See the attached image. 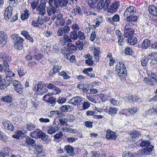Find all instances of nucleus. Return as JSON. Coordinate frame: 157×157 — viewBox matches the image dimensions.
Wrapping results in <instances>:
<instances>
[{
    "label": "nucleus",
    "mask_w": 157,
    "mask_h": 157,
    "mask_svg": "<svg viewBox=\"0 0 157 157\" xmlns=\"http://www.w3.org/2000/svg\"><path fill=\"white\" fill-rule=\"evenodd\" d=\"M117 71L118 72V75L119 77H124L126 73V69L124 63L122 62L117 63L116 66Z\"/></svg>",
    "instance_id": "f257e3e1"
},
{
    "label": "nucleus",
    "mask_w": 157,
    "mask_h": 157,
    "mask_svg": "<svg viewBox=\"0 0 157 157\" xmlns=\"http://www.w3.org/2000/svg\"><path fill=\"white\" fill-rule=\"evenodd\" d=\"M45 87L51 90V92H49L48 94L54 95L59 94L61 91L59 88L56 87L52 83H46L45 85Z\"/></svg>",
    "instance_id": "f03ea898"
},
{
    "label": "nucleus",
    "mask_w": 157,
    "mask_h": 157,
    "mask_svg": "<svg viewBox=\"0 0 157 157\" xmlns=\"http://www.w3.org/2000/svg\"><path fill=\"white\" fill-rule=\"evenodd\" d=\"M13 39L15 40V47L18 49H22L23 48V39L19 36L18 34L14 35L13 36Z\"/></svg>",
    "instance_id": "7ed1b4c3"
},
{
    "label": "nucleus",
    "mask_w": 157,
    "mask_h": 157,
    "mask_svg": "<svg viewBox=\"0 0 157 157\" xmlns=\"http://www.w3.org/2000/svg\"><path fill=\"white\" fill-rule=\"evenodd\" d=\"M48 3L49 6L51 7H47V12L48 13V14L49 15H51L52 13L55 14V13H57L59 10L58 9V8L60 6H59L58 7H56V8L54 7L53 6V3L54 4V0H48Z\"/></svg>",
    "instance_id": "20e7f679"
},
{
    "label": "nucleus",
    "mask_w": 157,
    "mask_h": 157,
    "mask_svg": "<svg viewBox=\"0 0 157 157\" xmlns=\"http://www.w3.org/2000/svg\"><path fill=\"white\" fill-rule=\"evenodd\" d=\"M2 59L3 61V66L2 64H0V71L3 72L5 71V69L6 68L4 63V62L6 61L9 63L11 61V58L10 57L7 56L5 53H0V59Z\"/></svg>",
    "instance_id": "39448f33"
},
{
    "label": "nucleus",
    "mask_w": 157,
    "mask_h": 157,
    "mask_svg": "<svg viewBox=\"0 0 157 157\" xmlns=\"http://www.w3.org/2000/svg\"><path fill=\"white\" fill-rule=\"evenodd\" d=\"M13 85L14 90L19 94H21L23 92V88L22 85L20 82L14 80L13 82Z\"/></svg>",
    "instance_id": "423d86ee"
},
{
    "label": "nucleus",
    "mask_w": 157,
    "mask_h": 157,
    "mask_svg": "<svg viewBox=\"0 0 157 157\" xmlns=\"http://www.w3.org/2000/svg\"><path fill=\"white\" fill-rule=\"evenodd\" d=\"M41 3L36 8V10L38 12L40 15H44L46 13L45 7L47 3L46 0H41Z\"/></svg>",
    "instance_id": "0eeeda50"
},
{
    "label": "nucleus",
    "mask_w": 157,
    "mask_h": 157,
    "mask_svg": "<svg viewBox=\"0 0 157 157\" xmlns=\"http://www.w3.org/2000/svg\"><path fill=\"white\" fill-rule=\"evenodd\" d=\"M13 8L10 6H8L4 11V18L6 20L8 21L12 16Z\"/></svg>",
    "instance_id": "6e6552de"
},
{
    "label": "nucleus",
    "mask_w": 157,
    "mask_h": 157,
    "mask_svg": "<svg viewBox=\"0 0 157 157\" xmlns=\"http://www.w3.org/2000/svg\"><path fill=\"white\" fill-rule=\"evenodd\" d=\"M136 9L133 6H130L125 10L124 15V17H128L131 15H134L136 13Z\"/></svg>",
    "instance_id": "1a4fd4ad"
},
{
    "label": "nucleus",
    "mask_w": 157,
    "mask_h": 157,
    "mask_svg": "<svg viewBox=\"0 0 157 157\" xmlns=\"http://www.w3.org/2000/svg\"><path fill=\"white\" fill-rule=\"evenodd\" d=\"M153 148L154 147L149 144L148 146L144 147L143 150H139L138 151V154H139L140 156H142L144 154L146 155L148 154L149 153L153 150Z\"/></svg>",
    "instance_id": "9d476101"
},
{
    "label": "nucleus",
    "mask_w": 157,
    "mask_h": 157,
    "mask_svg": "<svg viewBox=\"0 0 157 157\" xmlns=\"http://www.w3.org/2000/svg\"><path fill=\"white\" fill-rule=\"evenodd\" d=\"M13 80L12 77H6V78L3 79V82H2L3 84L2 86H1V89H3L9 86L11 84Z\"/></svg>",
    "instance_id": "9b49d317"
},
{
    "label": "nucleus",
    "mask_w": 157,
    "mask_h": 157,
    "mask_svg": "<svg viewBox=\"0 0 157 157\" xmlns=\"http://www.w3.org/2000/svg\"><path fill=\"white\" fill-rule=\"evenodd\" d=\"M4 64L5 65V71L4 72L5 73L6 77H12L14 76L15 74L13 73L12 71L10 69L9 65V63L6 61L4 62Z\"/></svg>",
    "instance_id": "f8f14e48"
},
{
    "label": "nucleus",
    "mask_w": 157,
    "mask_h": 157,
    "mask_svg": "<svg viewBox=\"0 0 157 157\" xmlns=\"http://www.w3.org/2000/svg\"><path fill=\"white\" fill-rule=\"evenodd\" d=\"M50 94H47L45 95L43 97V101H47L49 104L51 105L52 106H54L56 104L57 101L56 99V98L52 97H49L48 99L47 100L45 99V98L47 96H49Z\"/></svg>",
    "instance_id": "ddd939ff"
},
{
    "label": "nucleus",
    "mask_w": 157,
    "mask_h": 157,
    "mask_svg": "<svg viewBox=\"0 0 157 157\" xmlns=\"http://www.w3.org/2000/svg\"><path fill=\"white\" fill-rule=\"evenodd\" d=\"M59 41L63 45H66L68 43L72 42L71 38L67 34H64L63 37H60Z\"/></svg>",
    "instance_id": "4468645a"
},
{
    "label": "nucleus",
    "mask_w": 157,
    "mask_h": 157,
    "mask_svg": "<svg viewBox=\"0 0 157 157\" xmlns=\"http://www.w3.org/2000/svg\"><path fill=\"white\" fill-rule=\"evenodd\" d=\"M83 101L82 98L79 96H76L73 97L69 100V103L74 105H78L80 102Z\"/></svg>",
    "instance_id": "2eb2a0df"
},
{
    "label": "nucleus",
    "mask_w": 157,
    "mask_h": 157,
    "mask_svg": "<svg viewBox=\"0 0 157 157\" xmlns=\"http://www.w3.org/2000/svg\"><path fill=\"white\" fill-rule=\"evenodd\" d=\"M8 37L7 35L3 32H0V44L2 46L7 44Z\"/></svg>",
    "instance_id": "dca6fc26"
},
{
    "label": "nucleus",
    "mask_w": 157,
    "mask_h": 157,
    "mask_svg": "<svg viewBox=\"0 0 157 157\" xmlns=\"http://www.w3.org/2000/svg\"><path fill=\"white\" fill-rule=\"evenodd\" d=\"M3 125L4 128L10 131H13L14 128L13 124L9 121L4 120Z\"/></svg>",
    "instance_id": "f3484780"
},
{
    "label": "nucleus",
    "mask_w": 157,
    "mask_h": 157,
    "mask_svg": "<svg viewBox=\"0 0 157 157\" xmlns=\"http://www.w3.org/2000/svg\"><path fill=\"white\" fill-rule=\"evenodd\" d=\"M130 134L131 136L129 138V140L132 141H135L138 136L140 135V132L136 130L131 132Z\"/></svg>",
    "instance_id": "a211bd4d"
},
{
    "label": "nucleus",
    "mask_w": 157,
    "mask_h": 157,
    "mask_svg": "<svg viewBox=\"0 0 157 157\" xmlns=\"http://www.w3.org/2000/svg\"><path fill=\"white\" fill-rule=\"evenodd\" d=\"M12 95L9 94L3 96L1 98L2 101L6 103L7 104L10 103L12 102Z\"/></svg>",
    "instance_id": "6ab92c4d"
},
{
    "label": "nucleus",
    "mask_w": 157,
    "mask_h": 157,
    "mask_svg": "<svg viewBox=\"0 0 157 157\" xmlns=\"http://www.w3.org/2000/svg\"><path fill=\"white\" fill-rule=\"evenodd\" d=\"M106 138L107 140L110 139L116 140L117 138V136L115 133L109 129L107 130L106 131Z\"/></svg>",
    "instance_id": "aec40b11"
},
{
    "label": "nucleus",
    "mask_w": 157,
    "mask_h": 157,
    "mask_svg": "<svg viewBox=\"0 0 157 157\" xmlns=\"http://www.w3.org/2000/svg\"><path fill=\"white\" fill-rule=\"evenodd\" d=\"M119 3L117 2L113 3L110 6L108 12L110 13H114L115 12L118 8Z\"/></svg>",
    "instance_id": "412c9836"
},
{
    "label": "nucleus",
    "mask_w": 157,
    "mask_h": 157,
    "mask_svg": "<svg viewBox=\"0 0 157 157\" xmlns=\"http://www.w3.org/2000/svg\"><path fill=\"white\" fill-rule=\"evenodd\" d=\"M125 100L129 101H131L132 102H136L140 99L139 97L136 95H128L125 98Z\"/></svg>",
    "instance_id": "4be33fe9"
},
{
    "label": "nucleus",
    "mask_w": 157,
    "mask_h": 157,
    "mask_svg": "<svg viewBox=\"0 0 157 157\" xmlns=\"http://www.w3.org/2000/svg\"><path fill=\"white\" fill-rule=\"evenodd\" d=\"M64 149L67 153L71 156H73L74 155L73 148L69 145L65 146Z\"/></svg>",
    "instance_id": "5701e85b"
},
{
    "label": "nucleus",
    "mask_w": 157,
    "mask_h": 157,
    "mask_svg": "<svg viewBox=\"0 0 157 157\" xmlns=\"http://www.w3.org/2000/svg\"><path fill=\"white\" fill-rule=\"evenodd\" d=\"M149 12L154 16L157 17V7L154 6H150L148 7Z\"/></svg>",
    "instance_id": "b1692460"
},
{
    "label": "nucleus",
    "mask_w": 157,
    "mask_h": 157,
    "mask_svg": "<svg viewBox=\"0 0 157 157\" xmlns=\"http://www.w3.org/2000/svg\"><path fill=\"white\" fill-rule=\"evenodd\" d=\"M43 87L42 84L39 82L34 86L33 89L34 91H40L42 90Z\"/></svg>",
    "instance_id": "393cba45"
},
{
    "label": "nucleus",
    "mask_w": 157,
    "mask_h": 157,
    "mask_svg": "<svg viewBox=\"0 0 157 157\" xmlns=\"http://www.w3.org/2000/svg\"><path fill=\"white\" fill-rule=\"evenodd\" d=\"M124 36L125 38H128L132 37L135 33V31L133 29H130L126 32L124 31Z\"/></svg>",
    "instance_id": "a878e982"
},
{
    "label": "nucleus",
    "mask_w": 157,
    "mask_h": 157,
    "mask_svg": "<svg viewBox=\"0 0 157 157\" xmlns=\"http://www.w3.org/2000/svg\"><path fill=\"white\" fill-rule=\"evenodd\" d=\"M118 110V109L117 108L110 107L109 110H105V111L109 114L113 116L117 113Z\"/></svg>",
    "instance_id": "bb28decb"
},
{
    "label": "nucleus",
    "mask_w": 157,
    "mask_h": 157,
    "mask_svg": "<svg viewBox=\"0 0 157 157\" xmlns=\"http://www.w3.org/2000/svg\"><path fill=\"white\" fill-rule=\"evenodd\" d=\"M150 41L148 39H146L142 42L141 46L142 48L146 49L150 46Z\"/></svg>",
    "instance_id": "cd10ccee"
},
{
    "label": "nucleus",
    "mask_w": 157,
    "mask_h": 157,
    "mask_svg": "<svg viewBox=\"0 0 157 157\" xmlns=\"http://www.w3.org/2000/svg\"><path fill=\"white\" fill-rule=\"evenodd\" d=\"M99 0L96 6L97 9L98 10H100L103 9L105 11L107 10V9H105L104 8V3H103L104 0Z\"/></svg>",
    "instance_id": "c85d7f7f"
},
{
    "label": "nucleus",
    "mask_w": 157,
    "mask_h": 157,
    "mask_svg": "<svg viewBox=\"0 0 157 157\" xmlns=\"http://www.w3.org/2000/svg\"><path fill=\"white\" fill-rule=\"evenodd\" d=\"M58 130L59 128L57 126H51L47 130V133L50 134H52L55 133Z\"/></svg>",
    "instance_id": "c756f323"
},
{
    "label": "nucleus",
    "mask_w": 157,
    "mask_h": 157,
    "mask_svg": "<svg viewBox=\"0 0 157 157\" xmlns=\"http://www.w3.org/2000/svg\"><path fill=\"white\" fill-rule=\"evenodd\" d=\"M41 131L39 129H36L31 133V136L33 138H39Z\"/></svg>",
    "instance_id": "7c9ffc66"
},
{
    "label": "nucleus",
    "mask_w": 157,
    "mask_h": 157,
    "mask_svg": "<svg viewBox=\"0 0 157 157\" xmlns=\"http://www.w3.org/2000/svg\"><path fill=\"white\" fill-rule=\"evenodd\" d=\"M128 39V42L132 45H135L137 42V39L135 36H132Z\"/></svg>",
    "instance_id": "2f4dec72"
},
{
    "label": "nucleus",
    "mask_w": 157,
    "mask_h": 157,
    "mask_svg": "<svg viewBox=\"0 0 157 157\" xmlns=\"http://www.w3.org/2000/svg\"><path fill=\"white\" fill-rule=\"evenodd\" d=\"M137 19V17L136 15H131L126 17L125 19V21L127 22L130 21H136Z\"/></svg>",
    "instance_id": "473e14b6"
},
{
    "label": "nucleus",
    "mask_w": 157,
    "mask_h": 157,
    "mask_svg": "<svg viewBox=\"0 0 157 157\" xmlns=\"http://www.w3.org/2000/svg\"><path fill=\"white\" fill-rule=\"evenodd\" d=\"M30 15L29 12L27 10H25L21 15V18L22 20H25L28 18Z\"/></svg>",
    "instance_id": "72a5a7b5"
},
{
    "label": "nucleus",
    "mask_w": 157,
    "mask_h": 157,
    "mask_svg": "<svg viewBox=\"0 0 157 157\" xmlns=\"http://www.w3.org/2000/svg\"><path fill=\"white\" fill-rule=\"evenodd\" d=\"M39 138L41 139L44 141H47L48 140V136L45 133L41 131Z\"/></svg>",
    "instance_id": "f704fd0d"
},
{
    "label": "nucleus",
    "mask_w": 157,
    "mask_h": 157,
    "mask_svg": "<svg viewBox=\"0 0 157 157\" xmlns=\"http://www.w3.org/2000/svg\"><path fill=\"white\" fill-rule=\"evenodd\" d=\"M98 0H89L88 2V4L91 8L94 9L96 6V3Z\"/></svg>",
    "instance_id": "c9c22d12"
},
{
    "label": "nucleus",
    "mask_w": 157,
    "mask_h": 157,
    "mask_svg": "<svg viewBox=\"0 0 157 157\" xmlns=\"http://www.w3.org/2000/svg\"><path fill=\"white\" fill-rule=\"evenodd\" d=\"M71 39L75 40L78 39V33L75 31L71 32L69 34Z\"/></svg>",
    "instance_id": "e433bc0d"
},
{
    "label": "nucleus",
    "mask_w": 157,
    "mask_h": 157,
    "mask_svg": "<svg viewBox=\"0 0 157 157\" xmlns=\"http://www.w3.org/2000/svg\"><path fill=\"white\" fill-rule=\"evenodd\" d=\"M72 13L75 15L78 14H81V10L80 7L78 6H76L72 10Z\"/></svg>",
    "instance_id": "4c0bfd02"
},
{
    "label": "nucleus",
    "mask_w": 157,
    "mask_h": 157,
    "mask_svg": "<svg viewBox=\"0 0 157 157\" xmlns=\"http://www.w3.org/2000/svg\"><path fill=\"white\" fill-rule=\"evenodd\" d=\"M35 141L34 140L31 138L29 136H27L26 138L25 142L26 143V144L30 145L34 144Z\"/></svg>",
    "instance_id": "58836bf2"
},
{
    "label": "nucleus",
    "mask_w": 157,
    "mask_h": 157,
    "mask_svg": "<svg viewBox=\"0 0 157 157\" xmlns=\"http://www.w3.org/2000/svg\"><path fill=\"white\" fill-rule=\"evenodd\" d=\"M62 130L64 132L67 133H74L76 131L75 129L67 127H63L62 128Z\"/></svg>",
    "instance_id": "ea45409f"
},
{
    "label": "nucleus",
    "mask_w": 157,
    "mask_h": 157,
    "mask_svg": "<svg viewBox=\"0 0 157 157\" xmlns=\"http://www.w3.org/2000/svg\"><path fill=\"white\" fill-rule=\"evenodd\" d=\"M143 81L146 84H149L152 86H155V83L151 81V79H149L147 77L144 78Z\"/></svg>",
    "instance_id": "a19ab883"
},
{
    "label": "nucleus",
    "mask_w": 157,
    "mask_h": 157,
    "mask_svg": "<svg viewBox=\"0 0 157 157\" xmlns=\"http://www.w3.org/2000/svg\"><path fill=\"white\" fill-rule=\"evenodd\" d=\"M80 40H84L86 39V36L84 33L81 31L78 32V38Z\"/></svg>",
    "instance_id": "79ce46f5"
},
{
    "label": "nucleus",
    "mask_w": 157,
    "mask_h": 157,
    "mask_svg": "<svg viewBox=\"0 0 157 157\" xmlns=\"http://www.w3.org/2000/svg\"><path fill=\"white\" fill-rule=\"evenodd\" d=\"M4 152V157H7L10 156L11 154V149L7 147L5 149Z\"/></svg>",
    "instance_id": "37998d69"
},
{
    "label": "nucleus",
    "mask_w": 157,
    "mask_h": 157,
    "mask_svg": "<svg viewBox=\"0 0 157 157\" xmlns=\"http://www.w3.org/2000/svg\"><path fill=\"white\" fill-rule=\"evenodd\" d=\"M96 96L95 95H87L86 98L89 101L94 103H96L95 100Z\"/></svg>",
    "instance_id": "c03bdc74"
},
{
    "label": "nucleus",
    "mask_w": 157,
    "mask_h": 157,
    "mask_svg": "<svg viewBox=\"0 0 157 157\" xmlns=\"http://www.w3.org/2000/svg\"><path fill=\"white\" fill-rule=\"evenodd\" d=\"M77 46L79 50H82L83 48V43L82 42L78 40L76 42Z\"/></svg>",
    "instance_id": "a18cd8bd"
},
{
    "label": "nucleus",
    "mask_w": 157,
    "mask_h": 157,
    "mask_svg": "<svg viewBox=\"0 0 157 157\" xmlns=\"http://www.w3.org/2000/svg\"><path fill=\"white\" fill-rule=\"evenodd\" d=\"M60 124L62 126H64L65 125L68 126V124H67V121L65 118H60L59 120Z\"/></svg>",
    "instance_id": "49530a36"
},
{
    "label": "nucleus",
    "mask_w": 157,
    "mask_h": 157,
    "mask_svg": "<svg viewBox=\"0 0 157 157\" xmlns=\"http://www.w3.org/2000/svg\"><path fill=\"white\" fill-rule=\"evenodd\" d=\"M117 38L118 39V44L121 46L123 45L124 44V40L123 36H120L119 37H117Z\"/></svg>",
    "instance_id": "de8ad7c7"
},
{
    "label": "nucleus",
    "mask_w": 157,
    "mask_h": 157,
    "mask_svg": "<svg viewBox=\"0 0 157 157\" xmlns=\"http://www.w3.org/2000/svg\"><path fill=\"white\" fill-rule=\"evenodd\" d=\"M132 24V23L129 22L126 24L124 27V31L126 32L128 30H129L130 29H133L131 28V25Z\"/></svg>",
    "instance_id": "09e8293b"
},
{
    "label": "nucleus",
    "mask_w": 157,
    "mask_h": 157,
    "mask_svg": "<svg viewBox=\"0 0 157 157\" xmlns=\"http://www.w3.org/2000/svg\"><path fill=\"white\" fill-rule=\"evenodd\" d=\"M124 53L126 55H131L132 53V49L128 47L124 49Z\"/></svg>",
    "instance_id": "8fccbe9b"
},
{
    "label": "nucleus",
    "mask_w": 157,
    "mask_h": 157,
    "mask_svg": "<svg viewBox=\"0 0 157 157\" xmlns=\"http://www.w3.org/2000/svg\"><path fill=\"white\" fill-rule=\"evenodd\" d=\"M149 60L148 58L147 57H144L141 60L142 65L143 66H145Z\"/></svg>",
    "instance_id": "3c124183"
},
{
    "label": "nucleus",
    "mask_w": 157,
    "mask_h": 157,
    "mask_svg": "<svg viewBox=\"0 0 157 157\" xmlns=\"http://www.w3.org/2000/svg\"><path fill=\"white\" fill-rule=\"evenodd\" d=\"M90 104L87 101H84L82 103V108L83 110L88 109L90 106Z\"/></svg>",
    "instance_id": "603ef678"
},
{
    "label": "nucleus",
    "mask_w": 157,
    "mask_h": 157,
    "mask_svg": "<svg viewBox=\"0 0 157 157\" xmlns=\"http://www.w3.org/2000/svg\"><path fill=\"white\" fill-rule=\"evenodd\" d=\"M111 103L114 105L118 106L120 104L119 101H118L114 98H112L109 100Z\"/></svg>",
    "instance_id": "864d4df0"
},
{
    "label": "nucleus",
    "mask_w": 157,
    "mask_h": 157,
    "mask_svg": "<svg viewBox=\"0 0 157 157\" xmlns=\"http://www.w3.org/2000/svg\"><path fill=\"white\" fill-rule=\"evenodd\" d=\"M0 139L4 142L7 141V139L6 135L0 131Z\"/></svg>",
    "instance_id": "5fc2aeb1"
},
{
    "label": "nucleus",
    "mask_w": 157,
    "mask_h": 157,
    "mask_svg": "<svg viewBox=\"0 0 157 157\" xmlns=\"http://www.w3.org/2000/svg\"><path fill=\"white\" fill-rule=\"evenodd\" d=\"M59 75L63 77L65 79H68L70 78V77L68 76L64 71H62L59 73Z\"/></svg>",
    "instance_id": "6e6d98bb"
},
{
    "label": "nucleus",
    "mask_w": 157,
    "mask_h": 157,
    "mask_svg": "<svg viewBox=\"0 0 157 157\" xmlns=\"http://www.w3.org/2000/svg\"><path fill=\"white\" fill-rule=\"evenodd\" d=\"M100 153L99 151H93L90 153V155L91 157H99Z\"/></svg>",
    "instance_id": "4d7b16f0"
},
{
    "label": "nucleus",
    "mask_w": 157,
    "mask_h": 157,
    "mask_svg": "<svg viewBox=\"0 0 157 157\" xmlns=\"http://www.w3.org/2000/svg\"><path fill=\"white\" fill-rule=\"evenodd\" d=\"M35 128V126L32 123L28 124L27 125V128L29 131H31L34 130Z\"/></svg>",
    "instance_id": "13d9d810"
},
{
    "label": "nucleus",
    "mask_w": 157,
    "mask_h": 157,
    "mask_svg": "<svg viewBox=\"0 0 157 157\" xmlns=\"http://www.w3.org/2000/svg\"><path fill=\"white\" fill-rule=\"evenodd\" d=\"M75 117L73 115H71L67 116V120L70 122H72L75 121Z\"/></svg>",
    "instance_id": "bf43d9fd"
},
{
    "label": "nucleus",
    "mask_w": 157,
    "mask_h": 157,
    "mask_svg": "<svg viewBox=\"0 0 157 157\" xmlns=\"http://www.w3.org/2000/svg\"><path fill=\"white\" fill-rule=\"evenodd\" d=\"M94 50V55H99L100 52V48L95 47H93Z\"/></svg>",
    "instance_id": "052dcab7"
},
{
    "label": "nucleus",
    "mask_w": 157,
    "mask_h": 157,
    "mask_svg": "<svg viewBox=\"0 0 157 157\" xmlns=\"http://www.w3.org/2000/svg\"><path fill=\"white\" fill-rule=\"evenodd\" d=\"M137 109L135 107L128 109V111L131 114H135L137 112Z\"/></svg>",
    "instance_id": "680f3d73"
},
{
    "label": "nucleus",
    "mask_w": 157,
    "mask_h": 157,
    "mask_svg": "<svg viewBox=\"0 0 157 157\" xmlns=\"http://www.w3.org/2000/svg\"><path fill=\"white\" fill-rule=\"evenodd\" d=\"M63 136V133L62 132L59 131L54 136V138L56 139H59L62 138Z\"/></svg>",
    "instance_id": "e2e57ef3"
},
{
    "label": "nucleus",
    "mask_w": 157,
    "mask_h": 157,
    "mask_svg": "<svg viewBox=\"0 0 157 157\" xmlns=\"http://www.w3.org/2000/svg\"><path fill=\"white\" fill-rule=\"evenodd\" d=\"M35 149L37 152L38 153H40L42 151L43 148L42 145H38L36 146Z\"/></svg>",
    "instance_id": "0e129e2a"
},
{
    "label": "nucleus",
    "mask_w": 157,
    "mask_h": 157,
    "mask_svg": "<svg viewBox=\"0 0 157 157\" xmlns=\"http://www.w3.org/2000/svg\"><path fill=\"white\" fill-rule=\"evenodd\" d=\"M85 125L88 128H92L93 126V122L90 121H86L85 123Z\"/></svg>",
    "instance_id": "69168bd1"
},
{
    "label": "nucleus",
    "mask_w": 157,
    "mask_h": 157,
    "mask_svg": "<svg viewBox=\"0 0 157 157\" xmlns=\"http://www.w3.org/2000/svg\"><path fill=\"white\" fill-rule=\"evenodd\" d=\"M66 99L65 98L59 97L57 100V102L59 104H62L66 102Z\"/></svg>",
    "instance_id": "338daca9"
},
{
    "label": "nucleus",
    "mask_w": 157,
    "mask_h": 157,
    "mask_svg": "<svg viewBox=\"0 0 157 157\" xmlns=\"http://www.w3.org/2000/svg\"><path fill=\"white\" fill-rule=\"evenodd\" d=\"M67 46L70 49L76 50H77L76 47L74 46L73 44L72 43H69L67 44Z\"/></svg>",
    "instance_id": "774afa93"
}]
</instances>
